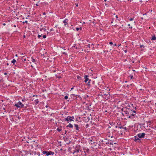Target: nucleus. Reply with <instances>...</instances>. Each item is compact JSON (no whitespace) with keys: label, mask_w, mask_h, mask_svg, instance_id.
Here are the masks:
<instances>
[{"label":"nucleus","mask_w":156,"mask_h":156,"mask_svg":"<svg viewBox=\"0 0 156 156\" xmlns=\"http://www.w3.org/2000/svg\"><path fill=\"white\" fill-rule=\"evenodd\" d=\"M127 52V51L126 50H125V52Z\"/></svg>","instance_id":"3c124183"},{"label":"nucleus","mask_w":156,"mask_h":156,"mask_svg":"<svg viewBox=\"0 0 156 156\" xmlns=\"http://www.w3.org/2000/svg\"><path fill=\"white\" fill-rule=\"evenodd\" d=\"M90 44H88V47L90 48Z\"/></svg>","instance_id":"4c0bfd02"},{"label":"nucleus","mask_w":156,"mask_h":156,"mask_svg":"<svg viewBox=\"0 0 156 156\" xmlns=\"http://www.w3.org/2000/svg\"><path fill=\"white\" fill-rule=\"evenodd\" d=\"M87 125H88V124H87L86 125V126H87Z\"/></svg>","instance_id":"052dcab7"},{"label":"nucleus","mask_w":156,"mask_h":156,"mask_svg":"<svg viewBox=\"0 0 156 156\" xmlns=\"http://www.w3.org/2000/svg\"><path fill=\"white\" fill-rule=\"evenodd\" d=\"M117 126H115V127H116V128H117Z\"/></svg>","instance_id":"bf43d9fd"},{"label":"nucleus","mask_w":156,"mask_h":156,"mask_svg":"<svg viewBox=\"0 0 156 156\" xmlns=\"http://www.w3.org/2000/svg\"><path fill=\"white\" fill-rule=\"evenodd\" d=\"M17 118H18L19 119H20V116H18Z\"/></svg>","instance_id":"f704fd0d"},{"label":"nucleus","mask_w":156,"mask_h":156,"mask_svg":"<svg viewBox=\"0 0 156 156\" xmlns=\"http://www.w3.org/2000/svg\"><path fill=\"white\" fill-rule=\"evenodd\" d=\"M147 130L148 131V132H151V129H147Z\"/></svg>","instance_id":"7c9ffc66"},{"label":"nucleus","mask_w":156,"mask_h":156,"mask_svg":"<svg viewBox=\"0 0 156 156\" xmlns=\"http://www.w3.org/2000/svg\"><path fill=\"white\" fill-rule=\"evenodd\" d=\"M45 14V12H44V13H43V14Z\"/></svg>","instance_id":"13d9d810"},{"label":"nucleus","mask_w":156,"mask_h":156,"mask_svg":"<svg viewBox=\"0 0 156 156\" xmlns=\"http://www.w3.org/2000/svg\"><path fill=\"white\" fill-rule=\"evenodd\" d=\"M105 5H107V3H105Z\"/></svg>","instance_id":"8fccbe9b"},{"label":"nucleus","mask_w":156,"mask_h":156,"mask_svg":"<svg viewBox=\"0 0 156 156\" xmlns=\"http://www.w3.org/2000/svg\"><path fill=\"white\" fill-rule=\"evenodd\" d=\"M88 76L87 75H85L84 76V78H85V80L84 82L86 83L89 80V78H88Z\"/></svg>","instance_id":"1a4fd4ad"},{"label":"nucleus","mask_w":156,"mask_h":156,"mask_svg":"<svg viewBox=\"0 0 156 156\" xmlns=\"http://www.w3.org/2000/svg\"><path fill=\"white\" fill-rule=\"evenodd\" d=\"M143 46V45H140V48H142V47Z\"/></svg>","instance_id":"72a5a7b5"},{"label":"nucleus","mask_w":156,"mask_h":156,"mask_svg":"<svg viewBox=\"0 0 156 156\" xmlns=\"http://www.w3.org/2000/svg\"><path fill=\"white\" fill-rule=\"evenodd\" d=\"M14 106H16L17 108H23L24 107V105L20 101H19L17 103L14 105Z\"/></svg>","instance_id":"7ed1b4c3"},{"label":"nucleus","mask_w":156,"mask_h":156,"mask_svg":"<svg viewBox=\"0 0 156 156\" xmlns=\"http://www.w3.org/2000/svg\"><path fill=\"white\" fill-rule=\"evenodd\" d=\"M47 34H48V32H47Z\"/></svg>","instance_id":"e2e57ef3"},{"label":"nucleus","mask_w":156,"mask_h":156,"mask_svg":"<svg viewBox=\"0 0 156 156\" xmlns=\"http://www.w3.org/2000/svg\"><path fill=\"white\" fill-rule=\"evenodd\" d=\"M44 30V31H46V29H44H44L42 28V29H40V30L41 31V30Z\"/></svg>","instance_id":"aec40b11"},{"label":"nucleus","mask_w":156,"mask_h":156,"mask_svg":"<svg viewBox=\"0 0 156 156\" xmlns=\"http://www.w3.org/2000/svg\"><path fill=\"white\" fill-rule=\"evenodd\" d=\"M43 38H46V35H43Z\"/></svg>","instance_id":"cd10ccee"},{"label":"nucleus","mask_w":156,"mask_h":156,"mask_svg":"<svg viewBox=\"0 0 156 156\" xmlns=\"http://www.w3.org/2000/svg\"><path fill=\"white\" fill-rule=\"evenodd\" d=\"M57 130L58 132H60L61 131L62 129L61 128H57Z\"/></svg>","instance_id":"a211bd4d"},{"label":"nucleus","mask_w":156,"mask_h":156,"mask_svg":"<svg viewBox=\"0 0 156 156\" xmlns=\"http://www.w3.org/2000/svg\"><path fill=\"white\" fill-rule=\"evenodd\" d=\"M16 56H17V55H16Z\"/></svg>","instance_id":"338daca9"},{"label":"nucleus","mask_w":156,"mask_h":156,"mask_svg":"<svg viewBox=\"0 0 156 156\" xmlns=\"http://www.w3.org/2000/svg\"><path fill=\"white\" fill-rule=\"evenodd\" d=\"M68 21V20L67 19H65V20H64L63 22V23H64V25L65 26H66V25L67 24H68L67 22V21Z\"/></svg>","instance_id":"9b49d317"},{"label":"nucleus","mask_w":156,"mask_h":156,"mask_svg":"<svg viewBox=\"0 0 156 156\" xmlns=\"http://www.w3.org/2000/svg\"><path fill=\"white\" fill-rule=\"evenodd\" d=\"M14 27H16V25H14L13 26Z\"/></svg>","instance_id":"a18cd8bd"},{"label":"nucleus","mask_w":156,"mask_h":156,"mask_svg":"<svg viewBox=\"0 0 156 156\" xmlns=\"http://www.w3.org/2000/svg\"><path fill=\"white\" fill-rule=\"evenodd\" d=\"M31 58H32V62H36V60H35L33 58V57H31Z\"/></svg>","instance_id":"dca6fc26"},{"label":"nucleus","mask_w":156,"mask_h":156,"mask_svg":"<svg viewBox=\"0 0 156 156\" xmlns=\"http://www.w3.org/2000/svg\"><path fill=\"white\" fill-rule=\"evenodd\" d=\"M137 136L140 138H144L145 135V134L144 133H140L137 134Z\"/></svg>","instance_id":"0eeeda50"},{"label":"nucleus","mask_w":156,"mask_h":156,"mask_svg":"<svg viewBox=\"0 0 156 156\" xmlns=\"http://www.w3.org/2000/svg\"><path fill=\"white\" fill-rule=\"evenodd\" d=\"M80 146L79 145L76 146L75 147V150H76V152L77 153H78L79 152V151L80 150Z\"/></svg>","instance_id":"6e6552de"},{"label":"nucleus","mask_w":156,"mask_h":156,"mask_svg":"<svg viewBox=\"0 0 156 156\" xmlns=\"http://www.w3.org/2000/svg\"><path fill=\"white\" fill-rule=\"evenodd\" d=\"M35 96V95H33V97H34ZM35 96H36V97H37L38 96L36 95H35Z\"/></svg>","instance_id":"c9c22d12"},{"label":"nucleus","mask_w":156,"mask_h":156,"mask_svg":"<svg viewBox=\"0 0 156 156\" xmlns=\"http://www.w3.org/2000/svg\"><path fill=\"white\" fill-rule=\"evenodd\" d=\"M67 132L66 131H65V132L66 133Z\"/></svg>","instance_id":"69168bd1"},{"label":"nucleus","mask_w":156,"mask_h":156,"mask_svg":"<svg viewBox=\"0 0 156 156\" xmlns=\"http://www.w3.org/2000/svg\"><path fill=\"white\" fill-rule=\"evenodd\" d=\"M90 80L87 83V85H88V86H90Z\"/></svg>","instance_id":"6ab92c4d"},{"label":"nucleus","mask_w":156,"mask_h":156,"mask_svg":"<svg viewBox=\"0 0 156 156\" xmlns=\"http://www.w3.org/2000/svg\"><path fill=\"white\" fill-rule=\"evenodd\" d=\"M25 101V99H23V100H22V101Z\"/></svg>","instance_id":"79ce46f5"},{"label":"nucleus","mask_w":156,"mask_h":156,"mask_svg":"<svg viewBox=\"0 0 156 156\" xmlns=\"http://www.w3.org/2000/svg\"><path fill=\"white\" fill-rule=\"evenodd\" d=\"M74 126L75 127L76 129L77 130L78 132H79V128L77 124H74Z\"/></svg>","instance_id":"9d476101"},{"label":"nucleus","mask_w":156,"mask_h":156,"mask_svg":"<svg viewBox=\"0 0 156 156\" xmlns=\"http://www.w3.org/2000/svg\"><path fill=\"white\" fill-rule=\"evenodd\" d=\"M74 119V117L73 116L72 117L68 116L64 119V121H67L68 122H69V121L70 122L73 121Z\"/></svg>","instance_id":"39448f33"},{"label":"nucleus","mask_w":156,"mask_h":156,"mask_svg":"<svg viewBox=\"0 0 156 156\" xmlns=\"http://www.w3.org/2000/svg\"><path fill=\"white\" fill-rule=\"evenodd\" d=\"M22 60L23 61H26V58H23V59H22Z\"/></svg>","instance_id":"b1692460"},{"label":"nucleus","mask_w":156,"mask_h":156,"mask_svg":"<svg viewBox=\"0 0 156 156\" xmlns=\"http://www.w3.org/2000/svg\"><path fill=\"white\" fill-rule=\"evenodd\" d=\"M73 87L71 88V90H72L73 89Z\"/></svg>","instance_id":"de8ad7c7"},{"label":"nucleus","mask_w":156,"mask_h":156,"mask_svg":"<svg viewBox=\"0 0 156 156\" xmlns=\"http://www.w3.org/2000/svg\"><path fill=\"white\" fill-rule=\"evenodd\" d=\"M45 107H46L47 108V107H48V106H47V105H46Z\"/></svg>","instance_id":"864d4df0"},{"label":"nucleus","mask_w":156,"mask_h":156,"mask_svg":"<svg viewBox=\"0 0 156 156\" xmlns=\"http://www.w3.org/2000/svg\"><path fill=\"white\" fill-rule=\"evenodd\" d=\"M116 18L117 19L118 18V17L117 15L116 16Z\"/></svg>","instance_id":"c03bdc74"},{"label":"nucleus","mask_w":156,"mask_h":156,"mask_svg":"<svg viewBox=\"0 0 156 156\" xmlns=\"http://www.w3.org/2000/svg\"><path fill=\"white\" fill-rule=\"evenodd\" d=\"M79 29H80V30H82V28L81 27L79 28Z\"/></svg>","instance_id":"37998d69"},{"label":"nucleus","mask_w":156,"mask_h":156,"mask_svg":"<svg viewBox=\"0 0 156 156\" xmlns=\"http://www.w3.org/2000/svg\"><path fill=\"white\" fill-rule=\"evenodd\" d=\"M5 77H7V78L8 79V78H9V76H5Z\"/></svg>","instance_id":"ea45409f"},{"label":"nucleus","mask_w":156,"mask_h":156,"mask_svg":"<svg viewBox=\"0 0 156 156\" xmlns=\"http://www.w3.org/2000/svg\"><path fill=\"white\" fill-rule=\"evenodd\" d=\"M105 139L106 140H107V141L104 142L105 143V144H110L111 145H113V143L112 142H109V141L108 140H107V138H105Z\"/></svg>","instance_id":"423d86ee"},{"label":"nucleus","mask_w":156,"mask_h":156,"mask_svg":"<svg viewBox=\"0 0 156 156\" xmlns=\"http://www.w3.org/2000/svg\"><path fill=\"white\" fill-rule=\"evenodd\" d=\"M129 28H130L132 29V27H130Z\"/></svg>","instance_id":"603ef678"},{"label":"nucleus","mask_w":156,"mask_h":156,"mask_svg":"<svg viewBox=\"0 0 156 156\" xmlns=\"http://www.w3.org/2000/svg\"><path fill=\"white\" fill-rule=\"evenodd\" d=\"M76 150H74L73 151V154H74L75 153H76Z\"/></svg>","instance_id":"c756f323"},{"label":"nucleus","mask_w":156,"mask_h":156,"mask_svg":"<svg viewBox=\"0 0 156 156\" xmlns=\"http://www.w3.org/2000/svg\"><path fill=\"white\" fill-rule=\"evenodd\" d=\"M114 46H117V45L116 44H114Z\"/></svg>","instance_id":"e433bc0d"},{"label":"nucleus","mask_w":156,"mask_h":156,"mask_svg":"<svg viewBox=\"0 0 156 156\" xmlns=\"http://www.w3.org/2000/svg\"><path fill=\"white\" fill-rule=\"evenodd\" d=\"M79 30V28H76V30L77 31H78Z\"/></svg>","instance_id":"2f4dec72"},{"label":"nucleus","mask_w":156,"mask_h":156,"mask_svg":"<svg viewBox=\"0 0 156 156\" xmlns=\"http://www.w3.org/2000/svg\"><path fill=\"white\" fill-rule=\"evenodd\" d=\"M107 1V0H104L105 2H106Z\"/></svg>","instance_id":"5fc2aeb1"},{"label":"nucleus","mask_w":156,"mask_h":156,"mask_svg":"<svg viewBox=\"0 0 156 156\" xmlns=\"http://www.w3.org/2000/svg\"><path fill=\"white\" fill-rule=\"evenodd\" d=\"M109 44H113V43L112 42H110L109 43Z\"/></svg>","instance_id":"473e14b6"},{"label":"nucleus","mask_w":156,"mask_h":156,"mask_svg":"<svg viewBox=\"0 0 156 156\" xmlns=\"http://www.w3.org/2000/svg\"><path fill=\"white\" fill-rule=\"evenodd\" d=\"M113 132H108L107 134V136L108 137H111L112 138H113ZM114 140V138L110 140V141H113Z\"/></svg>","instance_id":"f03ea898"},{"label":"nucleus","mask_w":156,"mask_h":156,"mask_svg":"<svg viewBox=\"0 0 156 156\" xmlns=\"http://www.w3.org/2000/svg\"><path fill=\"white\" fill-rule=\"evenodd\" d=\"M118 126L119 128L120 129H122V128H123V127H122V126Z\"/></svg>","instance_id":"4be33fe9"},{"label":"nucleus","mask_w":156,"mask_h":156,"mask_svg":"<svg viewBox=\"0 0 156 156\" xmlns=\"http://www.w3.org/2000/svg\"><path fill=\"white\" fill-rule=\"evenodd\" d=\"M66 127H69L70 128H73V126L72 124H71V123H69L68 125L66 126Z\"/></svg>","instance_id":"f8f14e48"},{"label":"nucleus","mask_w":156,"mask_h":156,"mask_svg":"<svg viewBox=\"0 0 156 156\" xmlns=\"http://www.w3.org/2000/svg\"><path fill=\"white\" fill-rule=\"evenodd\" d=\"M24 37H25V36H24Z\"/></svg>","instance_id":"0e129e2a"},{"label":"nucleus","mask_w":156,"mask_h":156,"mask_svg":"<svg viewBox=\"0 0 156 156\" xmlns=\"http://www.w3.org/2000/svg\"><path fill=\"white\" fill-rule=\"evenodd\" d=\"M4 75H6L7 74V73L6 72L5 73H4Z\"/></svg>","instance_id":"a19ab883"},{"label":"nucleus","mask_w":156,"mask_h":156,"mask_svg":"<svg viewBox=\"0 0 156 156\" xmlns=\"http://www.w3.org/2000/svg\"><path fill=\"white\" fill-rule=\"evenodd\" d=\"M129 77H130V79H132L133 77V76H129Z\"/></svg>","instance_id":"a878e982"},{"label":"nucleus","mask_w":156,"mask_h":156,"mask_svg":"<svg viewBox=\"0 0 156 156\" xmlns=\"http://www.w3.org/2000/svg\"><path fill=\"white\" fill-rule=\"evenodd\" d=\"M39 2H38L37 3H39ZM36 5L37 6H38L39 5V4H38V3H37L36 4Z\"/></svg>","instance_id":"c85d7f7f"},{"label":"nucleus","mask_w":156,"mask_h":156,"mask_svg":"<svg viewBox=\"0 0 156 156\" xmlns=\"http://www.w3.org/2000/svg\"><path fill=\"white\" fill-rule=\"evenodd\" d=\"M120 45H121L120 44H119V45L118 46H120Z\"/></svg>","instance_id":"6e6d98bb"},{"label":"nucleus","mask_w":156,"mask_h":156,"mask_svg":"<svg viewBox=\"0 0 156 156\" xmlns=\"http://www.w3.org/2000/svg\"><path fill=\"white\" fill-rule=\"evenodd\" d=\"M42 35V34H41V35H40L38 34V38H40V37H41Z\"/></svg>","instance_id":"5701e85b"},{"label":"nucleus","mask_w":156,"mask_h":156,"mask_svg":"<svg viewBox=\"0 0 156 156\" xmlns=\"http://www.w3.org/2000/svg\"><path fill=\"white\" fill-rule=\"evenodd\" d=\"M113 131H114V132L116 131L115 130Z\"/></svg>","instance_id":"09e8293b"},{"label":"nucleus","mask_w":156,"mask_h":156,"mask_svg":"<svg viewBox=\"0 0 156 156\" xmlns=\"http://www.w3.org/2000/svg\"><path fill=\"white\" fill-rule=\"evenodd\" d=\"M43 154H45L46 156H49L51 155H53L54 154V152L51 151H44L42 152Z\"/></svg>","instance_id":"20e7f679"},{"label":"nucleus","mask_w":156,"mask_h":156,"mask_svg":"<svg viewBox=\"0 0 156 156\" xmlns=\"http://www.w3.org/2000/svg\"><path fill=\"white\" fill-rule=\"evenodd\" d=\"M64 98L65 99H67L68 98V97L67 96H66Z\"/></svg>","instance_id":"bb28decb"},{"label":"nucleus","mask_w":156,"mask_h":156,"mask_svg":"<svg viewBox=\"0 0 156 156\" xmlns=\"http://www.w3.org/2000/svg\"><path fill=\"white\" fill-rule=\"evenodd\" d=\"M122 114L124 116L126 117L125 118V119H127L131 118L132 119H133L135 117H136V111L132 110L129 108L127 107H124L122 108Z\"/></svg>","instance_id":"f257e3e1"},{"label":"nucleus","mask_w":156,"mask_h":156,"mask_svg":"<svg viewBox=\"0 0 156 156\" xmlns=\"http://www.w3.org/2000/svg\"><path fill=\"white\" fill-rule=\"evenodd\" d=\"M5 25H6V24H5V23H3V25H4V26H5Z\"/></svg>","instance_id":"58836bf2"},{"label":"nucleus","mask_w":156,"mask_h":156,"mask_svg":"<svg viewBox=\"0 0 156 156\" xmlns=\"http://www.w3.org/2000/svg\"><path fill=\"white\" fill-rule=\"evenodd\" d=\"M34 101L35 102V104L36 105H37V104H38V103L39 102V101L38 99H36Z\"/></svg>","instance_id":"ddd939ff"},{"label":"nucleus","mask_w":156,"mask_h":156,"mask_svg":"<svg viewBox=\"0 0 156 156\" xmlns=\"http://www.w3.org/2000/svg\"><path fill=\"white\" fill-rule=\"evenodd\" d=\"M28 23V21H27L26 20V21H24V22H23V24H24L25 23Z\"/></svg>","instance_id":"393cba45"},{"label":"nucleus","mask_w":156,"mask_h":156,"mask_svg":"<svg viewBox=\"0 0 156 156\" xmlns=\"http://www.w3.org/2000/svg\"><path fill=\"white\" fill-rule=\"evenodd\" d=\"M130 24H128V26H130Z\"/></svg>","instance_id":"49530a36"},{"label":"nucleus","mask_w":156,"mask_h":156,"mask_svg":"<svg viewBox=\"0 0 156 156\" xmlns=\"http://www.w3.org/2000/svg\"><path fill=\"white\" fill-rule=\"evenodd\" d=\"M7 65H9V64L7 63Z\"/></svg>","instance_id":"680f3d73"},{"label":"nucleus","mask_w":156,"mask_h":156,"mask_svg":"<svg viewBox=\"0 0 156 156\" xmlns=\"http://www.w3.org/2000/svg\"><path fill=\"white\" fill-rule=\"evenodd\" d=\"M137 140H140L138 138H136L135 136L134 141L136 142V141Z\"/></svg>","instance_id":"f3484780"},{"label":"nucleus","mask_w":156,"mask_h":156,"mask_svg":"<svg viewBox=\"0 0 156 156\" xmlns=\"http://www.w3.org/2000/svg\"><path fill=\"white\" fill-rule=\"evenodd\" d=\"M151 40H156V37L155 35L153 36L151 38Z\"/></svg>","instance_id":"4468645a"},{"label":"nucleus","mask_w":156,"mask_h":156,"mask_svg":"<svg viewBox=\"0 0 156 156\" xmlns=\"http://www.w3.org/2000/svg\"><path fill=\"white\" fill-rule=\"evenodd\" d=\"M117 144V143H114V144Z\"/></svg>","instance_id":"4d7b16f0"},{"label":"nucleus","mask_w":156,"mask_h":156,"mask_svg":"<svg viewBox=\"0 0 156 156\" xmlns=\"http://www.w3.org/2000/svg\"><path fill=\"white\" fill-rule=\"evenodd\" d=\"M16 61L14 59H13L12 60V63H13V64H14V63L16 62Z\"/></svg>","instance_id":"2eb2a0df"},{"label":"nucleus","mask_w":156,"mask_h":156,"mask_svg":"<svg viewBox=\"0 0 156 156\" xmlns=\"http://www.w3.org/2000/svg\"><path fill=\"white\" fill-rule=\"evenodd\" d=\"M134 19V17L133 18H130V19H129V20L130 21H132Z\"/></svg>","instance_id":"412c9836"}]
</instances>
